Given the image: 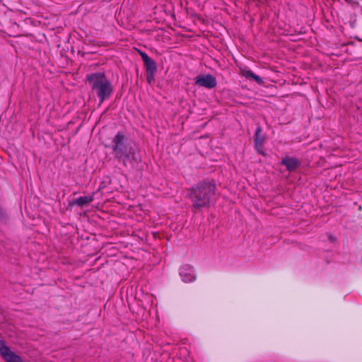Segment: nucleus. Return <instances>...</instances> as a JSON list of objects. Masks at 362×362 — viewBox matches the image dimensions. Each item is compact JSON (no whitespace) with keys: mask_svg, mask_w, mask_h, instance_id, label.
<instances>
[{"mask_svg":"<svg viewBox=\"0 0 362 362\" xmlns=\"http://www.w3.org/2000/svg\"><path fill=\"white\" fill-rule=\"evenodd\" d=\"M216 190V185L212 180H203L189 189L188 197L192 203V209L195 212L209 208L213 201Z\"/></svg>","mask_w":362,"mask_h":362,"instance_id":"obj_1","label":"nucleus"},{"mask_svg":"<svg viewBox=\"0 0 362 362\" xmlns=\"http://www.w3.org/2000/svg\"><path fill=\"white\" fill-rule=\"evenodd\" d=\"M112 154L124 166L133 165L139 159L136 149L122 132H118L112 139Z\"/></svg>","mask_w":362,"mask_h":362,"instance_id":"obj_2","label":"nucleus"},{"mask_svg":"<svg viewBox=\"0 0 362 362\" xmlns=\"http://www.w3.org/2000/svg\"><path fill=\"white\" fill-rule=\"evenodd\" d=\"M86 78L93 93L99 98L100 104L110 98L113 87L104 73L90 74L87 75Z\"/></svg>","mask_w":362,"mask_h":362,"instance_id":"obj_3","label":"nucleus"},{"mask_svg":"<svg viewBox=\"0 0 362 362\" xmlns=\"http://www.w3.org/2000/svg\"><path fill=\"white\" fill-rule=\"evenodd\" d=\"M0 354L6 362H23L21 358L11 351L3 340L0 339Z\"/></svg>","mask_w":362,"mask_h":362,"instance_id":"obj_4","label":"nucleus"},{"mask_svg":"<svg viewBox=\"0 0 362 362\" xmlns=\"http://www.w3.org/2000/svg\"><path fill=\"white\" fill-rule=\"evenodd\" d=\"M195 84L211 89L216 86L217 81L215 76L211 74L199 75L195 78Z\"/></svg>","mask_w":362,"mask_h":362,"instance_id":"obj_5","label":"nucleus"},{"mask_svg":"<svg viewBox=\"0 0 362 362\" xmlns=\"http://www.w3.org/2000/svg\"><path fill=\"white\" fill-rule=\"evenodd\" d=\"M179 273L182 280L185 283H190L196 279L194 268L189 264L183 265L180 269Z\"/></svg>","mask_w":362,"mask_h":362,"instance_id":"obj_6","label":"nucleus"},{"mask_svg":"<svg viewBox=\"0 0 362 362\" xmlns=\"http://www.w3.org/2000/svg\"><path fill=\"white\" fill-rule=\"evenodd\" d=\"M138 52L144 62V64L146 72L156 71H157V65H156V63L155 62V61L153 60L151 58H150L146 52H144L141 50H138Z\"/></svg>","mask_w":362,"mask_h":362,"instance_id":"obj_7","label":"nucleus"},{"mask_svg":"<svg viewBox=\"0 0 362 362\" xmlns=\"http://www.w3.org/2000/svg\"><path fill=\"white\" fill-rule=\"evenodd\" d=\"M94 199L93 194L79 197L72 201H70L69 205L70 206H78L79 207H83L90 204Z\"/></svg>","mask_w":362,"mask_h":362,"instance_id":"obj_8","label":"nucleus"},{"mask_svg":"<svg viewBox=\"0 0 362 362\" xmlns=\"http://www.w3.org/2000/svg\"><path fill=\"white\" fill-rule=\"evenodd\" d=\"M282 165H285L289 171L294 170L299 165V161L294 158L286 157L281 160Z\"/></svg>","mask_w":362,"mask_h":362,"instance_id":"obj_9","label":"nucleus"},{"mask_svg":"<svg viewBox=\"0 0 362 362\" xmlns=\"http://www.w3.org/2000/svg\"><path fill=\"white\" fill-rule=\"evenodd\" d=\"M240 74L246 78H251L256 81L258 84H261L262 83V79L259 76L254 74L250 69L245 68L240 70Z\"/></svg>","mask_w":362,"mask_h":362,"instance_id":"obj_10","label":"nucleus"},{"mask_svg":"<svg viewBox=\"0 0 362 362\" xmlns=\"http://www.w3.org/2000/svg\"><path fill=\"white\" fill-rule=\"evenodd\" d=\"M262 128L260 126H257L255 131V144L259 146L260 144H264V136L262 134Z\"/></svg>","mask_w":362,"mask_h":362,"instance_id":"obj_11","label":"nucleus"},{"mask_svg":"<svg viewBox=\"0 0 362 362\" xmlns=\"http://www.w3.org/2000/svg\"><path fill=\"white\" fill-rule=\"evenodd\" d=\"M156 71L146 72V80L148 83H151L154 81V74Z\"/></svg>","mask_w":362,"mask_h":362,"instance_id":"obj_12","label":"nucleus"},{"mask_svg":"<svg viewBox=\"0 0 362 362\" xmlns=\"http://www.w3.org/2000/svg\"><path fill=\"white\" fill-rule=\"evenodd\" d=\"M255 147L259 154H262L263 156L265 155V153L263 151V144H260L259 146L255 144Z\"/></svg>","mask_w":362,"mask_h":362,"instance_id":"obj_13","label":"nucleus"},{"mask_svg":"<svg viewBox=\"0 0 362 362\" xmlns=\"http://www.w3.org/2000/svg\"><path fill=\"white\" fill-rule=\"evenodd\" d=\"M358 209H359L360 211H361V210H362V206H360L358 207Z\"/></svg>","mask_w":362,"mask_h":362,"instance_id":"obj_14","label":"nucleus"}]
</instances>
